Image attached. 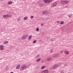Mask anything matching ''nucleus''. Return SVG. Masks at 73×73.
I'll return each mask as SVG.
<instances>
[{"mask_svg":"<svg viewBox=\"0 0 73 73\" xmlns=\"http://www.w3.org/2000/svg\"><path fill=\"white\" fill-rule=\"evenodd\" d=\"M13 2L12 1H9L8 3V4H12Z\"/></svg>","mask_w":73,"mask_h":73,"instance_id":"ddd939ff","label":"nucleus"},{"mask_svg":"<svg viewBox=\"0 0 73 73\" xmlns=\"http://www.w3.org/2000/svg\"><path fill=\"white\" fill-rule=\"evenodd\" d=\"M71 16H72V15H69V18L71 17Z\"/></svg>","mask_w":73,"mask_h":73,"instance_id":"c85d7f7f","label":"nucleus"},{"mask_svg":"<svg viewBox=\"0 0 73 73\" xmlns=\"http://www.w3.org/2000/svg\"><path fill=\"white\" fill-rule=\"evenodd\" d=\"M26 68V66L25 65H22L21 68L20 69L21 70H24Z\"/></svg>","mask_w":73,"mask_h":73,"instance_id":"7ed1b4c3","label":"nucleus"},{"mask_svg":"<svg viewBox=\"0 0 73 73\" xmlns=\"http://www.w3.org/2000/svg\"><path fill=\"white\" fill-rule=\"evenodd\" d=\"M28 37V35H23L22 36L21 38L22 40H25V39H26L27 37Z\"/></svg>","mask_w":73,"mask_h":73,"instance_id":"f257e3e1","label":"nucleus"},{"mask_svg":"<svg viewBox=\"0 0 73 73\" xmlns=\"http://www.w3.org/2000/svg\"><path fill=\"white\" fill-rule=\"evenodd\" d=\"M8 16H9V15H3V17H4V18H7V17H8Z\"/></svg>","mask_w":73,"mask_h":73,"instance_id":"9d476101","label":"nucleus"},{"mask_svg":"<svg viewBox=\"0 0 73 73\" xmlns=\"http://www.w3.org/2000/svg\"><path fill=\"white\" fill-rule=\"evenodd\" d=\"M20 68V64H19L16 67V69H19Z\"/></svg>","mask_w":73,"mask_h":73,"instance_id":"9b49d317","label":"nucleus"},{"mask_svg":"<svg viewBox=\"0 0 73 73\" xmlns=\"http://www.w3.org/2000/svg\"><path fill=\"white\" fill-rule=\"evenodd\" d=\"M39 55H38L37 56H36L35 57V58H38V57H39Z\"/></svg>","mask_w":73,"mask_h":73,"instance_id":"5701e85b","label":"nucleus"},{"mask_svg":"<svg viewBox=\"0 0 73 73\" xmlns=\"http://www.w3.org/2000/svg\"><path fill=\"white\" fill-rule=\"evenodd\" d=\"M58 67V66L56 64H55L52 67L53 69H56V68H57Z\"/></svg>","mask_w":73,"mask_h":73,"instance_id":"0eeeda50","label":"nucleus"},{"mask_svg":"<svg viewBox=\"0 0 73 73\" xmlns=\"http://www.w3.org/2000/svg\"><path fill=\"white\" fill-rule=\"evenodd\" d=\"M69 3L68 2V1H63L60 2V3H61L62 4H63L64 5V4H67L68 3Z\"/></svg>","mask_w":73,"mask_h":73,"instance_id":"f03ea898","label":"nucleus"},{"mask_svg":"<svg viewBox=\"0 0 73 73\" xmlns=\"http://www.w3.org/2000/svg\"><path fill=\"white\" fill-rule=\"evenodd\" d=\"M31 38H32V35L29 36V40H30L31 39Z\"/></svg>","mask_w":73,"mask_h":73,"instance_id":"6ab92c4d","label":"nucleus"},{"mask_svg":"<svg viewBox=\"0 0 73 73\" xmlns=\"http://www.w3.org/2000/svg\"><path fill=\"white\" fill-rule=\"evenodd\" d=\"M36 31H39V29L38 28H37Z\"/></svg>","mask_w":73,"mask_h":73,"instance_id":"393cba45","label":"nucleus"},{"mask_svg":"<svg viewBox=\"0 0 73 73\" xmlns=\"http://www.w3.org/2000/svg\"><path fill=\"white\" fill-rule=\"evenodd\" d=\"M9 16H11L10 15H9Z\"/></svg>","mask_w":73,"mask_h":73,"instance_id":"4c0bfd02","label":"nucleus"},{"mask_svg":"<svg viewBox=\"0 0 73 73\" xmlns=\"http://www.w3.org/2000/svg\"><path fill=\"white\" fill-rule=\"evenodd\" d=\"M41 26L42 27L43 26H44V23L41 24Z\"/></svg>","mask_w":73,"mask_h":73,"instance_id":"bb28decb","label":"nucleus"},{"mask_svg":"<svg viewBox=\"0 0 73 73\" xmlns=\"http://www.w3.org/2000/svg\"><path fill=\"white\" fill-rule=\"evenodd\" d=\"M8 42H9L8 41H5L3 42V44H7V43H8Z\"/></svg>","mask_w":73,"mask_h":73,"instance_id":"4468645a","label":"nucleus"},{"mask_svg":"<svg viewBox=\"0 0 73 73\" xmlns=\"http://www.w3.org/2000/svg\"><path fill=\"white\" fill-rule=\"evenodd\" d=\"M47 39H49V38L48 37H47Z\"/></svg>","mask_w":73,"mask_h":73,"instance_id":"72a5a7b5","label":"nucleus"},{"mask_svg":"<svg viewBox=\"0 0 73 73\" xmlns=\"http://www.w3.org/2000/svg\"><path fill=\"white\" fill-rule=\"evenodd\" d=\"M45 68V66H42V67H41V68L42 69H44V68Z\"/></svg>","mask_w":73,"mask_h":73,"instance_id":"aec40b11","label":"nucleus"},{"mask_svg":"<svg viewBox=\"0 0 73 73\" xmlns=\"http://www.w3.org/2000/svg\"><path fill=\"white\" fill-rule=\"evenodd\" d=\"M64 53H65V54H69V52L67 51H65L64 52Z\"/></svg>","mask_w":73,"mask_h":73,"instance_id":"2eb2a0df","label":"nucleus"},{"mask_svg":"<svg viewBox=\"0 0 73 73\" xmlns=\"http://www.w3.org/2000/svg\"><path fill=\"white\" fill-rule=\"evenodd\" d=\"M31 19H33V16H31Z\"/></svg>","mask_w":73,"mask_h":73,"instance_id":"c756f323","label":"nucleus"},{"mask_svg":"<svg viewBox=\"0 0 73 73\" xmlns=\"http://www.w3.org/2000/svg\"><path fill=\"white\" fill-rule=\"evenodd\" d=\"M52 0H43V1L45 3H50Z\"/></svg>","mask_w":73,"mask_h":73,"instance_id":"20e7f679","label":"nucleus"},{"mask_svg":"<svg viewBox=\"0 0 73 73\" xmlns=\"http://www.w3.org/2000/svg\"><path fill=\"white\" fill-rule=\"evenodd\" d=\"M39 7H42V4H40L39 5Z\"/></svg>","mask_w":73,"mask_h":73,"instance_id":"412c9836","label":"nucleus"},{"mask_svg":"<svg viewBox=\"0 0 73 73\" xmlns=\"http://www.w3.org/2000/svg\"><path fill=\"white\" fill-rule=\"evenodd\" d=\"M40 60H41V58H39L38 59L36 60V61H37V62H39V61H40Z\"/></svg>","mask_w":73,"mask_h":73,"instance_id":"f3484780","label":"nucleus"},{"mask_svg":"<svg viewBox=\"0 0 73 73\" xmlns=\"http://www.w3.org/2000/svg\"><path fill=\"white\" fill-rule=\"evenodd\" d=\"M41 73H45V71H44V70L41 72Z\"/></svg>","mask_w":73,"mask_h":73,"instance_id":"a878e982","label":"nucleus"},{"mask_svg":"<svg viewBox=\"0 0 73 73\" xmlns=\"http://www.w3.org/2000/svg\"><path fill=\"white\" fill-rule=\"evenodd\" d=\"M68 65V64H67V63L65 64H64V66H66V65Z\"/></svg>","mask_w":73,"mask_h":73,"instance_id":"cd10ccee","label":"nucleus"},{"mask_svg":"<svg viewBox=\"0 0 73 73\" xmlns=\"http://www.w3.org/2000/svg\"><path fill=\"white\" fill-rule=\"evenodd\" d=\"M64 24V21H62L60 23V24Z\"/></svg>","mask_w":73,"mask_h":73,"instance_id":"a211bd4d","label":"nucleus"},{"mask_svg":"<svg viewBox=\"0 0 73 73\" xmlns=\"http://www.w3.org/2000/svg\"><path fill=\"white\" fill-rule=\"evenodd\" d=\"M51 41H53V40L51 39Z\"/></svg>","mask_w":73,"mask_h":73,"instance_id":"c9c22d12","label":"nucleus"},{"mask_svg":"<svg viewBox=\"0 0 73 73\" xmlns=\"http://www.w3.org/2000/svg\"><path fill=\"white\" fill-rule=\"evenodd\" d=\"M43 15H47L48 14V12L46 11H45L43 12L42 13Z\"/></svg>","mask_w":73,"mask_h":73,"instance_id":"423d86ee","label":"nucleus"},{"mask_svg":"<svg viewBox=\"0 0 73 73\" xmlns=\"http://www.w3.org/2000/svg\"><path fill=\"white\" fill-rule=\"evenodd\" d=\"M57 5V3L55 2L53 3L51 5V7H54L55 6Z\"/></svg>","mask_w":73,"mask_h":73,"instance_id":"39448f33","label":"nucleus"},{"mask_svg":"<svg viewBox=\"0 0 73 73\" xmlns=\"http://www.w3.org/2000/svg\"><path fill=\"white\" fill-rule=\"evenodd\" d=\"M59 56L58 54H56L53 55L54 57H57Z\"/></svg>","mask_w":73,"mask_h":73,"instance_id":"6e6552de","label":"nucleus"},{"mask_svg":"<svg viewBox=\"0 0 73 73\" xmlns=\"http://www.w3.org/2000/svg\"><path fill=\"white\" fill-rule=\"evenodd\" d=\"M43 71H44V72H45V73H49V71H48V70H44Z\"/></svg>","mask_w":73,"mask_h":73,"instance_id":"1a4fd4ad","label":"nucleus"},{"mask_svg":"<svg viewBox=\"0 0 73 73\" xmlns=\"http://www.w3.org/2000/svg\"><path fill=\"white\" fill-rule=\"evenodd\" d=\"M10 73H14L13 72H11Z\"/></svg>","mask_w":73,"mask_h":73,"instance_id":"e433bc0d","label":"nucleus"},{"mask_svg":"<svg viewBox=\"0 0 73 73\" xmlns=\"http://www.w3.org/2000/svg\"><path fill=\"white\" fill-rule=\"evenodd\" d=\"M60 22V21H57V23H59Z\"/></svg>","mask_w":73,"mask_h":73,"instance_id":"2f4dec72","label":"nucleus"},{"mask_svg":"<svg viewBox=\"0 0 73 73\" xmlns=\"http://www.w3.org/2000/svg\"><path fill=\"white\" fill-rule=\"evenodd\" d=\"M27 19H28V17H24L23 19L25 20H27Z\"/></svg>","mask_w":73,"mask_h":73,"instance_id":"dca6fc26","label":"nucleus"},{"mask_svg":"<svg viewBox=\"0 0 73 73\" xmlns=\"http://www.w3.org/2000/svg\"><path fill=\"white\" fill-rule=\"evenodd\" d=\"M60 73H64V72L62 71V72H61Z\"/></svg>","mask_w":73,"mask_h":73,"instance_id":"f704fd0d","label":"nucleus"},{"mask_svg":"<svg viewBox=\"0 0 73 73\" xmlns=\"http://www.w3.org/2000/svg\"><path fill=\"white\" fill-rule=\"evenodd\" d=\"M4 47H3V46H0V49L1 50H3V48Z\"/></svg>","mask_w":73,"mask_h":73,"instance_id":"f8f14e48","label":"nucleus"},{"mask_svg":"<svg viewBox=\"0 0 73 73\" xmlns=\"http://www.w3.org/2000/svg\"><path fill=\"white\" fill-rule=\"evenodd\" d=\"M47 61H50V58H47Z\"/></svg>","mask_w":73,"mask_h":73,"instance_id":"b1692460","label":"nucleus"},{"mask_svg":"<svg viewBox=\"0 0 73 73\" xmlns=\"http://www.w3.org/2000/svg\"><path fill=\"white\" fill-rule=\"evenodd\" d=\"M50 53H52L53 52V50H51L50 51Z\"/></svg>","mask_w":73,"mask_h":73,"instance_id":"7c9ffc66","label":"nucleus"},{"mask_svg":"<svg viewBox=\"0 0 73 73\" xmlns=\"http://www.w3.org/2000/svg\"><path fill=\"white\" fill-rule=\"evenodd\" d=\"M18 21H20V19H17Z\"/></svg>","mask_w":73,"mask_h":73,"instance_id":"473e14b6","label":"nucleus"},{"mask_svg":"<svg viewBox=\"0 0 73 73\" xmlns=\"http://www.w3.org/2000/svg\"><path fill=\"white\" fill-rule=\"evenodd\" d=\"M36 42H37V40H35L33 41V43H36Z\"/></svg>","mask_w":73,"mask_h":73,"instance_id":"4be33fe9","label":"nucleus"}]
</instances>
